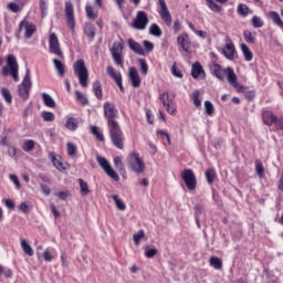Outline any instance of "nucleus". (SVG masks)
<instances>
[{
    "instance_id": "nucleus-25",
    "label": "nucleus",
    "mask_w": 283,
    "mask_h": 283,
    "mask_svg": "<svg viewBox=\"0 0 283 283\" xmlns=\"http://www.w3.org/2000/svg\"><path fill=\"white\" fill-rule=\"evenodd\" d=\"M269 17L270 19H272V23H274V25H277V28L283 30V21H282V18L280 17V13H277V11H270Z\"/></svg>"
},
{
    "instance_id": "nucleus-37",
    "label": "nucleus",
    "mask_w": 283,
    "mask_h": 283,
    "mask_svg": "<svg viewBox=\"0 0 283 283\" xmlns=\"http://www.w3.org/2000/svg\"><path fill=\"white\" fill-rule=\"evenodd\" d=\"M96 160H97L99 167H102V169L104 171H106L107 169H109L112 167V165L109 164V161H107V159L105 157H101L99 155H97Z\"/></svg>"
},
{
    "instance_id": "nucleus-6",
    "label": "nucleus",
    "mask_w": 283,
    "mask_h": 283,
    "mask_svg": "<svg viewBox=\"0 0 283 283\" xmlns=\"http://www.w3.org/2000/svg\"><path fill=\"white\" fill-rule=\"evenodd\" d=\"M128 167L135 174H143L145 171V161L140 159V155L138 153H132L127 157Z\"/></svg>"
},
{
    "instance_id": "nucleus-56",
    "label": "nucleus",
    "mask_w": 283,
    "mask_h": 283,
    "mask_svg": "<svg viewBox=\"0 0 283 283\" xmlns=\"http://www.w3.org/2000/svg\"><path fill=\"white\" fill-rule=\"evenodd\" d=\"M208 7L210 8V10H212V12H221L222 11V7H220L219 4L213 2V0L210 3H208Z\"/></svg>"
},
{
    "instance_id": "nucleus-30",
    "label": "nucleus",
    "mask_w": 283,
    "mask_h": 283,
    "mask_svg": "<svg viewBox=\"0 0 283 283\" xmlns=\"http://www.w3.org/2000/svg\"><path fill=\"white\" fill-rule=\"evenodd\" d=\"M42 101L46 107H56V102H54V98H52L48 93H42Z\"/></svg>"
},
{
    "instance_id": "nucleus-17",
    "label": "nucleus",
    "mask_w": 283,
    "mask_h": 283,
    "mask_svg": "<svg viewBox=\"0 0 283 283\" xmlns=\"http://www.w3.org/2000/svg\"><path fill=\"white\" fill-rule=\"evenodd\" d=\"M177 43H178V45H180V48H181V50H184V52H187L189 54V50L191 48V39L189 38V34L181 33L177 38Z\"/></svg>"
},
{
    "instance_id": "nucleus-64",
    "label": "nucleus",
    "mask_w": 283,
    "mask_h": 283,
    "mask_svg": "<svg viewBox=\"0 0 283 283\" xmlns=\"http://www.w3.org/2000/svg\"><path fill=\"white\" fill-rule=\"evenodd\" d=\"M4 205L8 209L14 210V201H12L11 199H6Z\"/></svg>"
},
{
    "instance_id": "nucleus-2",
    "label": "nucleus",
    "mask_w": 283,
    "mask_h": 283,
    "mask_svg": "<svg viewBox=\"0 0 283 283\" xmlns=\"http://www.w3.org/2000/svg\"><path fill=\"white\" fill-rule=\"evenodd\" d=\"M212 72L214 76L219 78V81H224V76L228 78V83L233 87H238V75H235V71L231 67L222 69L220 64L214 63L212 65Z\"/></svg>"
},
{
    "instance_id": "nucleus-34",
    "label": "nucleus",
    "mask_w": 283,
    "mask_h": 283,
    "mask_svg": "<svg viewBox=\"0 0 283 283\" xmlns=\"http://www.w3.org/2000/svg\"><path fill=\"white\" fill-rule=\"evenodd\" d=\"M54 67L59 74V76H64L65 74V65L60 60L53 59Z\"/></svg>"
},
{
    "instance_id": "nucleus-60",
    "label": "nucleus",
    "mask_w": 283,
    "mask_h": 283,
    "mask_svg": "<svg viewBox=\"0 0 283 283\" xmlns=\"http://www.w3.org/2000/svg\"><path fill=\"white\" fill-rule=\"evenodd\" d=\"M20 211H22V213H28L30 211V205H28V202H22L19 206Z\"/></svg>"
},
{
    "instance_id": "nucleus-13",
    "label": "nucleus",
    "mask_w": 283,
    "mask_h": 283,
    "mask_svg": "<svg viewBox=\"0 0 283 283\" xmlns=\"http://www.w3.org/2000/svg\"><path fill=\"white\" fill-rule=\"evenodd\" d=\"M65 17L70 30L74 32V28L76 27V21L74 20V4L70 1L65 2Z\"/></svg>"
},
{
    "instance_id": "nucleus-36",
    "label": "nucleus",
    "mask_w": 283,
    "mask_h": 283,
    "mask_svg": "<svg viewBox=\"0 0 283 283\" xmlns=\"http://www.w3.org/2000/svg\"><path fill=\"white\" fill-rule=\"evenodd\" d=\"M75 95H76V101H78V103L83 107H85V105H90V99L81 91H75Z\"/></svg>"
},
{
    "instance_id": "nucleus-4",
    "label": "nucleus",
    "mask_w": 283,
    "mask_h": 283,
    "mask_svg": "<svg viewBox=\"0 0 283 283\" xmlns=\"http://www.w3.org/2000/svg\"><path fill=\"white\" fill-rule=\"evenodd\" d=\"M73 70L77 75L80 85H82V87H87L88 73H87V66H85V61L77 60L74 63Z\"/></svg>"
},
{
    "instance_id": "nucleus-10",
    "label": "nucleus",
    "mask_w": 283,
    "mask_h": 283,
    "mask_svg": "<svg viewBox=\"0 0 283 283\" xmlns=\"http://www.w3.org/2000/svg\"><path fill=\"white\" fill-rule=\"evenodd\" d=\"M49 48L51 54H55V56L64 59L63 51H61V43H59V36H56L55 33L50 34Z\"/></svg>"
},
{
    "instance_id": "nucleus-27",
    "label": "nucleus",
    "mask_w": 283,
    "mask_h": 283,
    "mask_svg": "<svg viewBox=\"0 0 283 283\" xmlns=\"http://www.w3.org/2000/svg\"><path fill=\"white\" fill-rule=\"evenodd\" d=\"M93 92L98 101H103V86L99 81L93 83Z\"/></svg>"
},
{
    "instance_id": "nucleus-8",
    "label": "nucleus",
    "mask_w": 283,
    "mask_h": 283,
    "mask_svg": "<svg viewBox=\"0 0 283 283\" xmlns=\"http://www.w3.org/2000/svg\"><path fill=\"white\" fill-rule=\"evenodd\" d=\"M181 179L184 180L189 191H196V187L198 186V179L196 178V174H193V170L184 169L181 171Z\"/></svg>"
},
{
    "instance_id": "nucleus-20",
    "label": "nucleus",
    "mask_w": 283,
    "mask_h": 283,
    "mask_svg": "<svg viewBox=\"0 0 283 283\" xmlns=\"http://www.w3.org/2000/svg\"><path fill=\"white\" fill-rule=\"evenodd\" d=\"M191 76L192 78H205L206 73H205V69H202V65L200 64V62H196L195 64H192L191 67Z\"/></svg>"
},
{
    "instance_id": "nucleus-7",
    "label": "nucleus",
    "mask_w": 283,
    "mask_h": 283,
    "mask_svg": "<svg viewBox=\"0 0 283 283\" xmlns=\"http://www.w3.org/2000/svg\"><path fill=\"white\" fill-rule=\"evenodd\" d=\"M32 88V80L30 78V71L27 69L25 75L23 77L22 83L19 85V95L23 101H28L30 98V90Z\"/></svg>"
},
{
    "instance_id": "nucleus-35",
    "label": "nucleus",
    "mask_w": 283,
    "mask_h": 283,
    "mask_svg": "<svg viewBox=\"0 0 283 283\" xmlns=\"http://www.w3.org/2000/svg\"><path fill=\"white\" fill-rule=\"evenodd\" d=\"M112 199L114 200L116 209L119 211H125V209H127V206L125 202H123V200H120V198H118V195H113Z\"/></svg>"
},
{
    "instance_id": "nucleus-53",
    "label": "nucleus",
    "mask_w": 283,
    "mask_h": 283,
    "mask_svg": "<svg viewBox=\"0 0 283 283\" xmlns=\"http://www.w3.org/2000/svg\"><path fill=\"white\" fill-rule=\"evenodd\" d=\"M42 118H43V120H45V123H52V122H54V113L43 112L42 113Z\"/></svg>"
},
{
    "instance_id": "nucleus-59",
    "label": "nucleus",
    "mask_w": 283,
    "mask_h": 283,
    "mask_svg": "<svg viewBox=\"0 0 283 283\" xmlns=\"http://www.w3.org/2000/svg\"><path fill=\"white\" fill-rule=\"evenodd\" d=\"M42 256L44 258L45 262H52V260H54V256H52V253L50 252V250H45Z\"/></svg>"
},
{
    "instance_id": "nucleus-11",
    "label": "nucleus",
    "mask_w": 283,
    "mask_h": 283,
    "mask_svg": "<svg viewBox=\"0 0 283 283\" xmlns=\"http://www.w3.org/2000/svg\"><path fill=\"white\" fill-rule=\"evenodd\" d=\"M149 23V18L145 11H138L132 25L135 30H146Z\"/></svg>"
},
{
    "instance_id": "nucleus-21",
    "label": "nucleus",
    "mask_w": 283,
    "mask_h": 283,
    "mask_svg": "<svg viewBox=\"0 0 283 283\" xmlns=\"http://www.w3.org/2000/svg\"><path fill=\"white\" fill-rule=\"evenodd\" d=\"M128 48L135 52V54H139V56H145V50L140 43L136 42L134 39H128Z\"/></svg>"
},
{
    "instance_id": "nucleus-54",
    "label": "nucleus",
    "mask_w": 283,
    "mask_h": 283,
    "mask_svg": "<svg viewBox=\"0 0 283 283\" xmlns=\"http://www.w3.org/2000/svg\"><path fill=\"white\" fill-rule=\"evenodd\" d=\"M252 25L253 28H262L264 25V22L262 21V19H260V17L254 15L252 18Z\"/></svg>"
},
{
    "instance_id": "nucleus-9",
    "label": "nucleus",
    "mask_w": 283,
    "mask_h": 283,
    "mask_svg": "<svg viewBox=\"0 0 283 283\" xmlns=\"http://www.w3.org/2000/svg\"><path fill=\"white\" fill-rule=\"evenodd\" d=\"M19 32H24V39H32L34 32H36V25L28 19H23L19 24Z\"/></svg>"
},
{
    "instance_id": "nucleus-14",
    "label": "nucleus",
    "mask_w": 283,
    "mask_h": 283,
    "mask_svg": "<svg viewBox=\"0 0 283 283\" xmlns=\"http://www.w3.org/2000/svg\"><path fill=\"white\" fill-rule=\"evenodd\" d=\"M222 54L228 61H233V59H235V45H233V41H231V38L229 36H226V46L222 50Z\"/></svg>"
},
{
    "instance_id": "nucleus-22",
    "label": "nucleus",
    "mask_w": 283,
    "mask_h": 283,
    "mask_svg": "<svg viewBox=\"0 0 283 283\" xmlns=\"http://www.w3.org/2000/svg\"><path fill=\"white\" fill-rule=\"evenodd\" d=\"M262 118L264 125H268V127H271V125L275 124V120L277 119V117L271 111L263 112Z\"/></svg>"
},
{
    "instance_id": "nucleus-3",
    "label": "nucleus",
    "mask_w": 283,
    "mask_h": 283,
    "mask_svg": "<svg viewBox=\"0 0 283 283\" xmlns=\"http://www.w3.org/2000/svg\"><path fill=\"white\" fill-rule=\"evenodd\" d=\"M2 76H12L15 83H19V63L17 62V57L12 54L7 56V65L2 67L1 71Z\"/></svg>"
},
{
    "instance_id": "nucleus-57",
    "label": "nucleus",
    "mask_w": 283,
    "mask_h": 283,
    "mask_svg": "<svg viewBox=\"0 0 283 283\" xmlns=\"http://www.w3.org/2000/svg\"><path fill=\"white\" fill-rule=\"evenodd\" d=\"M114 165L116 169H118L119 171H123V159L120 157L114 158Z\"/></svg>"
},
{
    "instance_id": "nucleus-63",
    "label": "nucleus",
    "mask_w": 283,
    "mask_h": 283,
    "mask_svg": "<svg viewBox=\"0 0 283 283\" xmlns=\"http://www.w3.org/2000/svg\"><path fill=\"white\" fill-rule=\"evenodd\" d=\"M8 154L11 158H14L17 156V147L10 146L8 148Z\"/></svg>"
},
{
    "instance_id": "nucleus-15",
    "label": "nucleus",
    "mask_w": 283,
    "mask_h": 283,
    "mask_svg": "<svg viewBox=\"0 0 283 283\" xmlns=\"http://www.w3.org/2000/svg\"><path fill=\"white\" fill-rule=\"evenodd\" d=\"M158 6L160 7L159 15L166 23V25H171V13H169V9L167 8V2L165 0H158Z\"/></svg>"
},
{
    "instance_id": "nucleus-39",
    "label": "nucleus",
    "mask_w": 283,
    "mask_h": 283,
    "mask_svg": "<svg viewBox=\"0 0 283 283\" xmlns=\"http://www.w3.org/2000/svg\"><path fill=\"white\" fill-rule=\"evenodd\" d=\"M138 63L142 74H144V76H147V74L149 73V66L147 65V61H145V59H138Z\"/></svg>"
},
{
    "instance_id": "nucleus-1",
    "label": "nucleus",
    "mask_w": 283,
    "mask_h": 283,
    "mask_svg": "<svg viewBox=\"0 0 283 283\" xmlns=\"http://www.w3.org/2000/svg\"><path fill=\"white\" fill-rule=\"evenodd\" d=\"M104 116L107 120L108 132L111 136V140L117 149H124L125 137L123 136V130L120 129V125L116 122V116H118V109L111 102H106L104 104Z\"/></svg>"
},
{
    "instance_id": "nucleus-55",
    "label": "nucleus",
    "mask_w": 283,
    "mask_h": 283,
    "mask_svg": "<svg viewBox=\"0 0 283 283\" xmlns=\"http://www.w3.org/2000/svg\"><path fill=\"white\" fill-rule=\"evenodd\" d=\"M171 74H172V76H176L177 78H182V71H180V70L176 66V62L172 64Z\"/></svg>"
},
{
    "instance_id": "nucleus-46",
    "label": "nucleus",
    "mask_w": 283,
    "mask_h": 283,
    "mask_svg": "<svg viewBox=\"0 0 283 283\" xmlns=\"http://www.w3.org/2000/svg\"><path fill=\"white\" fill-rule=\"evenodd\" d=\"M192 101L195 107H200L202 105V102L200 101V91H195L192 93Z\"/></svg>"
},
{
    "instance_id": "nucleus-31",
    "label": "nucleus",
    "mask_w": 283,
    "mask_h": 283,
    "mask_svg": "<svg viewBox=\"0 0 283 283\" xmlns=\"http://www.w3.org/2000/svg\"><path fill=\"white\" fill-rule=\"evenodd\" d=\"M21 8H23V2L21 0L8 4V10H10V12H21Z\"/></svg>"
},
{
    "instance_id": "nucleus-23",
    "label": "nucleus",
    "mask_w": 283,
    "mask_h": 283,
    "mask_svg": "<svg viewBox=\"0 0 283 283\" xmlns=\"http://www.w3.org/2000/svg\"><path fill=\"white\" fill-rule=\"evenodd\" d=\"M20 247L25 255H29V258H32V255H34V249H32V245H30L28 240L20 239Z\"/></svg>"
},
{
    "instance_id": "nucleus-62",
    "label": "nucleus",
    "mask_w": 283,
    "mask_h": 283,
    "mask_svg": "<svg viewBox=\"0 0 283 283\" xmlns=\"http://www.w3.org/2000/svg\"><path fill=\"white\" fill-rule=\"evenodd\" d=\"M144 48H145V50H147V52H153L154 51V43L145 40L144 41Z\"/></svg>"
},
{
    "instance_id": "nucleus-48",
    "label": "nucleus",
    "mask_w": 283,
    "mask_h": 283,
    "mask_svg": "<svg viewBox=\"0 0 283 283\" xmlns=\"http://www.w3.org/2000/svg\"><path fill=\"white\" fill-rule=\"evenodd\" d=\"M91 133L96 136L97 140H105V136H103V133L98 132V127L97 126H92L91 127Z\"/></svg>"
},
{
    "instance_id": "nucleus-24",
    "label": "nucleus",
    "mask_w": 283,
    "mask_h": 283,
    "mask_svg": "<svg viewBox=\"0 0 283 283\" xmlns=\"http://www.w3.org/2000/svg\"><path fill=\"white\" fill-rule=\"evenodd\" d=\"M84 34L93 41L94 36H96V28H94V24L86 22L84 24Z\"/></svg>"
},
{
    "instance_id": "nucleus-47",
    "label": "nucleus",
    "mask_w": 283,
    "mask_h": 283,
    "mask_svg": "<svg viewBox=\"0 0 283 283\" xmlns=\"http://www.w3.org/2000/svg\"><path fill=\"white\" fill-rule=\"evenodd\" d=\"M205 109H206V114H208V116H211L213 114V112H216V108L213 107V103H211V101L205 102Z\"/></svg>"
},
{
    "instance_id": "nucleus-52",
    "label": "nucleus",
    "mask_w": 283,
    "mask_h": 283,
    "mask_svg": "<svg viewBox=\"0 0 283 283\" xmlns=\"http://www.w3.org/2000/svg\"><path fill=\"white\" fill-rule=\"evenodd\" d=\"M238 14H241V17H247L249 14V7L247 4H239L238 6Z\"/></svg>"
},
{
    "instance_id": "nucleus-29",
    "label": "nucleus",
    "mask_w": 283,
    "mask_h": 283,
    "mask_svg": "<svg viewBox=\"0 0 283 283\" xmlns=\"http://www.w3.org/2000/svg\"><path fill=\"white\" fill-rule=\"evenodd\" d=\"M65 127L70 132H76V129H78V120L74 117H69Z\"/></svg>"
},
{
    "instance_id": "nucleus-50",
    "label": "nucleus",
    "mask_w": 283,
    "mask_h": 283,
    "mask_svg": "<svg viewBox=\"0 0 283 283\" xmlns=\"http://www.w3.org/2000/svg\"><path fill=\"white\" fill-rule=\"evenodd\" d=\"M66 150L69 156H76V151H77L76 145L69 142L66 144Z\"/></svg>"
},
{
    "instance_id": "nucleus-16",
    "label": "nucleus",
    "mask_w": 283,
    "mask_h": 283,
    "mask_svg": "<svg viewBox=\"0 0 283 283\" xmlns=\"http://www.w3.org/2000/svg\"><path fill=\"white\" fill-rule=\"evenodd\" d=\"M106 72L113 81H115L116 85L119 87L120 92H125V87L123 86V75L120 73L116 72V69L114 66H107Z\"/></svg>"
},
{
    "instance_id": "nucleus-42",
    "label": "nucleus",
    "mask_w": 283,
    "mask_h": 283,
    "mask_svg": "<svg viewBox=\"0 0 283 283\" xmlns=\"http://www.w3.org/2000/svg\"><path fill=\"white\" fill-rule=\"evenodd\" d=\"M105 174L112 178V180H115V182H118V180H120V177L118 176V174L114 170V168H112V166L109 167V169H107L105 171Z\"/></svg>"
},
{
    "instance_id": "nucleus-58",
    "label": "nucleus",
    "mask_w": 283,
    "mask_h": 283,
    "mask_svg": "<svg viewBox=\"0 0 283 283\" xmlns=\"http://www.w3.org/2000/svg\"><path fill=\"white\" fill-rule=\"evenodd\" d=\"M9 178L12 180L13 185H15L17 189H21V181H19L17 175H10Z\"/></svg>"
},
{
    "instance_id": "nucleus-49",
    "label": "nucleus",
    "mask_w": 283,
    "mask_h": 283,
    "mask_svg": "<svg viewBox=\"0 0 283 283\" xmlns=\"http://www.w3.org/2000/svg\"><path fill=\"white\" fill-rule=\"evenodd\" d=\"M1 94L7 103H12V94L10 93V90L3 87Z\"/></svg>"
},
{
    "instance_id": "nucleus-18",
    "label": "nucleus",
    "mask_w": 283,
    "mask_h": 283,
    "mask_svg": "<svg viewBox=\"0 0 283 283\" xmlns=\"http://www.w3.org/2000/svg\"><path fill=\"white\" fill-rule=\"evenodd\" d=\"M128 78L132 83L133 87H140V75L138 74V70H136V67L132 66L128 70Z\"/></svg>"
},
{
    "instance_id": "nucleus-45",
    "label": "nucleus",
    "mask_w": 283,
    "mask_h": 283,
    "mask_svg": "<svg viewBox=\"0 0 283 283\" xmlns=\"http://www.w3.org/2000/svg\"><path fill=\"white\" fill-rule=\"evenodd\" d=\"M78 182L82 196H87V193H90V187L87 186V182H85L83 179H78Z\"/></svg>"
},
{
    "instance_id": "nucleus-32",
    "label": "nucleus",
    "mask_w": 283,
    "mask_h": 283,
    "mask_svg": "<svg viewBox=\"0 0 283 283\" xmlns=\"http://www.w3.org/2000/svg\"><path fill=\"white\" fill-rule=\"evenodd\" d=\"M85 12L87 19H91L92 21L98 19V12H95L94 7H92L91 4H86Z\"/></svg>"
},
{
    "instance_id": "nucleus-61",
    "label": "nucleus",
    "mask_w": 283,
    "mask_h": 283,
    "mask_svg": "<svg viewBox=\"0 0 283 283\" xmlns=\"http://www.w3.org/2000/svg\"><path fill=\"white\" fill-rule=\"evenodd\" d=\"M275 128L279 130H283V117L277 118L274 122Z\"/></svg>"
},
{
    "instance_id": "nucleus-44",
    "label": "nucleus",
    "mask_w": 283,
    "mask_h": 283,
    "mask_svg": "<svg viewBox=\"0 0 283 283\" xmlns=\"http://www.w3.org/2000/svg\"><path fill=\"white\" fill-rule=\"evenodd\" d=\"M143 238H145V230H139L137 233L133 234V240L136 247L140 244V240H143Z\"/></svg>"
},
{
    "instance_id": "nucleus-40",
    "label": "nucleus",
    "mask_w": 283,
    "mask_h": 283,
    "mask_svg": "<svg viewBox=\"0 0 283 283\" xmlns=\"http://www.w3.org/2000/svg\"><path fill=\"white\" fill-rule=\"evenodd\" d=\"M36 146V143L32 139H29L27 142H24V144L22 145V149L23 151H32V149H34V147Z\"/></svg>"
},
{
    "instance_id": "nucleus-19",
    "label": "nucleus",
    "mask_w": 283,
    "mask_h": 283,
    "mask_svg": "<svg viewBox=\"0 0 283 283\" xmlns=\"http://www.w3.org/2000/svg\"><path fill=\"white\" fill-rule=\"evenodd\" d=\"M49 158L57 171H65V164H63L61 156H56L55 153H49Z\"/></svg>"
},
{
    "instance_id": "nucleus-41",
    "label": "nucleus",
    "mask_w": 283,
    "mask_h": 283,
    "mask_svg": "<svg viewBox=\"0 0 283 283\" xmlns=\"http://www.w3.org/2000/svg\"><path fill=\"white\" fill-rule=\"evenodd\" d=\"M149 33L153 36H163V30H160V27H158V24H151L149 28Z\"/></svg>"
},
{
    "instance_id": "nucleus-38",
    "label": "nucleus",
    "mask_w": 283,
    "mask_h": 283,
    "mask_svg": "<svg viewBox=\"0 0 283 283\" xmlns=\"http://www.w3.org/2000/svg\"><path fill=\"white\" fill-rule=\"evenodd\" d=\"M243 39L245 43H250V44L255 43V32L253 33L250 30H245L243 32Z\"/></svg>"
},
{
    "instance_id": "nucleus-26",
    "label": "nucleus",
    "mask_w": 283,
    "mask_h": 283,
    "mask_svg": "<svg viewBox=\"0 0 283 283\" xmlns=\"http://www.w3.org/2000/svg\"><path fill=\"white\" fill-rule=\"evenodd\" d=\"M240 49L244 56V61H248V62L253 61V52H251V49H249V45L241 43Z\"/></svg>"
},
{
    "instance_id": "nucleus-43",
    "label": "nucleus",
    "mask_w": 283,
    "mask_h": 283,
    "mask_svg": "<svg viewBox=\"0 0 283 283\" xmlns=\"http://www.w3.org/2000/svg\"><path fill=\"white\" fill-rule=\"evenodd\" d=\"M156 255H158V249L156 248L149 249V247L145 248V258L151 259V258H156Z\"/></svg>"
},
{
    "instance_id": "nucleus-28",
    "label": "nucleus",
    "mask_w": 283,
    "mask_h": 283,
    "mask_svg": "<svg viewBox=\"0 0 283 283\" xmlns=\"http://www.w3.org/2000/svg\"><path fill=\"white\" fill-rule=\"evenodd\" d=\"M205 176L208 185H213V182L218 178V175L216 174V170L213 168L207 169Z\"/></svg>"
},
{
    "instance_id": "nucleus-12",
    "label": "nucleus",
    "mask_w": 283,
    "mask_h": 283,
    "mask_svg": "<svg viewBox=\"0 0 283 283\" xmlns=\"http://www.w3.org/2000/svg\"><path fill=\"white\" fill-rule=\"evenodd\" d=\"M159 99L163 103L164 107H166V112L170 114V116H176V103H174V99L169 97V93L165 92L159 95Z\"/></svg>"
},
{
    "instance_id": "nucleus-33",
    "label": "nucleus",
    "mask_w": 283,
    "mask_h": 283,
    "mask_svg": "<svg viewBox=\"0 0 283 283\" xmlns=\"http://www.w3.org/2000/svg\"><path fill=\"white\" fill-rule=\"evenodd\" d=\"M210 266H212V269H216V271H221L222 269V260L218 256H212L210 258Z\"/></svg>"
},
{
    "instance_id": "nucleus-5",
    "label": "nucleus",
    "mask_w": 283,
    "mask_h": 283,
    "mask_svg": "<svg viewBox=\"0 0 283 283\" xmlns=\"http://www.w3.org/2000/svg\"><path fill=\"white\" fill-rule=\"evenodd\" d=\"M123 50H125V44L123 41L114 42L112 48L109 49L111 56L115 63L119 67H123V63L125 59L123 57Z\"/></svg>"
},
{
    "instance_id": "nucleus-51",
    "label": "nucleus",
    "mask_w": 283,
    "mask_h": 283,
    "mask_svg": "<svg viewBox=\"0 0 283 283\" xmlns=\"http://www.w3.org/2000/svg\"><path fill=\"white\" fill-rule=\"evenodd\" d=\"M255 171H256L258 176H260V178H262V176H264V166L262 165V161H260V160L255 161Z\"/></svg>"
}]
</instances>
